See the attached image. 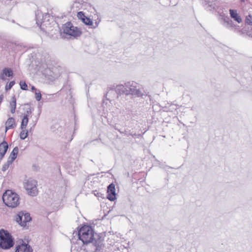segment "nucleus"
I'll use <instances>...</instances> for the list:
<instances>
[{"instance_id":"f257e3e1","label":"nucleus","mask_w":252,"mask_h":252,"mask_svg":"<svg viewBox=\"0 0 252 252\" xmlns=\"http://www.w3.org/2000/svg\"><path fill=\"white\" fill-rule=\"evenodd\" d=\"M78 240L81 241L83 244L90 242V241L95 239L94 234V231L91 226L84 225L82 226L78 232H75Z\"/></svg>"},{"instance_id":"f03ea898","label":"nucleus","mask_w":252,"mask_h":252,"mask_svg":"<svg viewBox=\"0 0 252 252\" xmlns=\"http://www.w3.org/2000/svg\"><path fill=\"white\" fill-rule=\"evenodd\" d=\"M2 200L5 205L11 208L16 207L19 204L18 195L10 190L5 191L2 195Z\"/></svg>"},{"instance_id":"7ed1b4c3","label":"nucleus","mask_w":252,"mask_h":252,"mask_svg":"<svg viewBox=\"0 0 252 252\" xmlns=\"http://www.w3.org/2000/svg\"><path fill=\"white\" fill-rule=\"evenodd\" d=\"M14 242L10 233L3 229L0 230V247L4 250L9 249L13 246Z\"/></svg>"},{"instance_id":"20e7f679","label":"nucleus","mask_w":252,"mask_h":252,"mask_svg":"<svg viewBox=\"0 0 252 252\" xmlns=\"http://www.w3.org/2000/svg\"><path fill=\"white\" fill-rule=\"evenodd\" d=\"M63 32L75 38L80 36L82 34L81 30L77 27L73 26L72 24L68 22L62 27Z\"/></svg>"},{"instance_id":"39448f33","label":"nucleus","mask_w":252,"mask_h":252,"mask_svg":"<svg viewBox=\"0 0 252 252\" xmlns=\"http://www.w3.org/2000/svg\"><path fill=\"white\" fill-rule=\"evenodd\" d=\"M37 183L36 180L30 178L24 182V188L28 194L31 196H35L38 194Z\"/></svg>"},{"instance_id":"423d86ee","label":"nucleus","mask_w":252,"mask_h":252,"mask_svg":"<svg viewBox=\"0 0 252 252\" xmlns=\"http://www.w3.org/2000/svg\"><path fill=\"white\" fill-rule=\"evenodd\" d=\"M102 239L100 237L90 241V242L85 243L86 249L89 252H96L99 251L102 245Z\"/></svg>"},{"instance_id":"0eeeda50","label":"nucleus","mask_w":252,"mask_h":252,"mask_svg":"<svg viewBox=\"0 0 252 252\" xmlns=\"http://www.w3.org/2000/svg\"><path fill=\"white\" fill-rule=\"evenodd\" d=\"M126 89V95H133L141 96L142 95L141 91L137 88V84L134 82H128L125 83Z\"/></svg>"},{"instance_id":"6e6552de","label":"nucleus","mask_w":252,"mask_h":252,"mask_svg":"<svg viewBox=\"0 0 252 252\" xmlns=\"http://www.w3.org/2000/svg\"><path fill=\"white\" fill-rule=\"evenodd\" d=\"M15 220L21 226L25 227L27 223L32 220V218L30 213L21 211L16 216Z\"/></svg>"},{"instance_id":"1a4fd4ad","label":"nucleus","mask_w":252,"mask_h":252,"mask_svg":"<svg viewBox=\"0 0 252 252\" xmlns=\"http://www.w3.org/2000/svg\"><path fill=\"white\" fill-rule=\"evenodd\" d=\"M33 250L32 247L26 243H23L21 245H18L16 247L15 252H32Z\"/></svg>"},{"instance_id":"9d476101","label":"nucleus","mask_w":252,"mask_h":252,"mask_svg":"<svg viewBox=\"0 0 252 252\" xmlns=\"http://www.w3.org/2000/svg\"><path fill=\"white\" fill-rule=\"evenodd\" d=\"M108 203L106 202H103L101 205V211L103 212V216L102 217V220H109V217L108 215L110 212V208L107 205Z\"/></svg>"},{"instance_id":"9b49d317","label":"nucleus","mask_w":252,"mask_h":252,"mask_svg":"<svg viewBox=\"0 0 252 252\" xmlns=\"http://www.w3.org/2000/svg\"><path fill=\"white\" fill-rule=\"evenodd\" d=\"M220 16L221 17V22L224 26L228 28H233L235 26L233 21L229 18V17L222 14H220Z\"/></svg>"},{"instance_id":"f8f14e48","label":"nucleus","mask_w":252,"mask_h":252,"mask_svg":"<svg viewBox=\"0 0 252 252\" xmlns=\"http://www.w3.org/2000/svg\"><path fill=\"white\" fill-rule=\"evenodd\" d=\"M77 17L78 18L81 19L82 21L86 25L88 26H93V22L91 19L88 17H87L85 15L83 12L80 11L77 13Z\"/></svg>"},{"instance_id":"ddd939ff","label":"nucleus","mask_w":252,"mask_h":252,"mask_svg":"<svg viewBox=\"0 0 252 252\" xmlns=\"http://www.w3.org/2000/svg\"><path fill=\"white\" fill-rule=\"evenodd\" d=\"M8 148V145L5 141L0 144V160H1L6 154Z\"/></svg>"},{"instance_id":"4468645a","label":"nucleus","mask_w":252,"mask_h":252,"mask_svg":"<svg viewBox=\"0 0 252 252\" xmlns=\"http://www.w3.org/2000/svg\"><path fill=\"white\" fill-rule=\"evenodd\" d=\"M13 71L11 68L5 67L3 69L0 76V78L2 80H5V77L13 76Z\"/></svg>"},{"instance_id":"2eb2a0df","label":"nucleus","mask_w":252,"mask_h":252,"mask_svg":"<svg viewBox=\"0 0 252 252\" xmlns=\"http://www.w3.org/2000/svg\"><path fill=\"white\" fill-rule=\"evenodd\" d=\"M15 124V121L13 118L11 117L8 118L5 123V133H6L9 129L13 128Z\"/></svg>"},{"instance_id":"dca6fc26","label":"nucleus","mask_w":252,"mask_h":252,"mask_svg":"<svg viewBox=\"0 0 252 252\" xmlns=\"http://www.w3.org/2000/svg\"><path fill=\"white\" fill-rule=\"evenodd\" d=\"M229 12L231 17L234 19L238 23H240L242 22V19L241 17L238 14L236 10L230 9Z\"/></svg>"},{"instance_id":"f3484780","label":"nucleus","mask_w":252,"mask_h":252,"mask_svg":"<svg viewBox=\"0 0 252 252\" xmlns=\"http://www.w3.org/2000/svg\"><path fill=\"white\" fill-rule=\"evenodd\" d=\"M126 85H118L115 88V91L118 94H125L126 95Z\"/></svg>"},{"instance_id":"a211bd4d","label":"nucleus","mask_w":252,"mask_h":252,"mask_svg":"<svg viewBox=\"0 0 252 252\" xmlns=\"http://www.w3.org/2000/svg\"><path fill=\"white\" fill-rule=\"evenodd\" d=\"M18 151H19V149H18V147L16 146V147H14V149H13V151L10 154V156L8 158V160H9L10 162L12 163L13 162V161L17 158V155L18 153Z\"/></svg>"},{"instance_id":"6ab92c4d","label":"nucleus","mask_w":252,"mask_h":252,"mask_svg":"<svg viewBox=\"0 0 252 252\" xmlns=\"http://www.w3.org/2000/svg\"><path fill=\"white\" fill-rule=\"evenodd\" d=\"M16 107V99L15 96L12 97L11 101L10 103V108L11 113L13 114L15 112Z\"/></svg>"},{"instance_id":"aec40b11","label":"nucleus","mask_w":252,"mask_h":252,"mask_svg":"<svg viewBox=\"0 0 252 252\" xmlns=\"http://www.w3.org/2000/svg\"><path fill=\"white\" fill-rule=\"evenodd\" d=\"M29 122V119L28 117V114H25L22 120L21 128V129H26V126L28 125Z\"/></svg>"},{"instance_id":"412c9836","label":"nucleus","mask_w":252,"mask_h":252,"mask_svg":"<svg viewBox=\"0 0 252 252\" xmlns=\"http://www.w3.org/2000/svg\"><path fill=\"white\" fill-rule=\"evenodd\" d=\"M116 195L115 186L113 183H111V201H113L116 199Z\"/></svg>"},{"instance_id":"4be33fe9","label":"nucleus","mask_w":252,"mask_h":252,"mask_svg":"<svg viewBox=\"0 0 252 252\" xmlns=\"http://www.w3.org/2000/svg\"><path fill=\"white\" fill-rule=\"evenodd\" d=\"M22 131L20 134V137L21 139H25L28 136V131H26V129H21Z\"/></svg>"},{"instance_id":"5701e85b","label":"nucleus","mask_w":252,"mask_h":252,"mask_svg":"<svg viewBox=\"0 0 252 252\" xmlns=\"http://www.w3.org/2000/svg\"><path fill=\"white\" fill-rule=\"evenodd\" d=\"M118 235H120V234H113L111 236V239H113L116 243L119 242L121 241V238L120 236H119Z\"/></svg>"},{"instance_id":"b1692460","label":"nucleus","mask_w":252,"mask_h":252,"mask_svg":"<svg viewBox=\"0 0 252 252\" xmlns=\"http://www.w3.org/2000/svg\"><path fill=\"white\" fill-rule=\"evenodd\" d=\"M12 163H11V162L7 160L6 162L3 165L2 167V171L3 172L5 171L6 170L8 169L10 165Z\"/></svg>"},{"instance_id":"393cba45","label":"nucleus","mask_w":252,"mask_h":252,"mask_svg":"<svg viewBox=\"0 0 252 252\" xmlns=\"http://www.w3.org/2000/svg\"><path fill=\"white\" fill-rule=\"evenodd\" d=\"M35 93V98L37 101H39L41 99V94L40 93V91L39 90H36L34 92Z\"/></svg>"},{"instance_id":"a878e982","label":"nucleus","mask_w":252,"mask_h":252,"mask_svg":"<svg viewBox=\"0 0 252 252\" xmlns=\"http://www.w3.org/2000/svg\"><path fill=\"white\" fill-rule=\"evenodd\" d=\"M100 137L99 139L100 140L102 141V142L103 143L106 144V143H108L109 138H108V137L104 135H100Z\"/></svg>"},{"instance_id":"bb28decb","label":"nucleus","mask_w":252,"mask_h":252,"mask_svg":"<svg viewBox=\"0 0 252 252\" xmlns=\"http://www.w3.org/2000/svg\"><path fill=\"white\" fill-rule=\"evenodd\" d=\"M15 84V82L14 81H12L8 84H6L5 86V90L8 91L10 90Z\"/></svg>"},{"instance_id":"cd10ccee","label":"nucleus","mask_w":252,"mask_h":252,"mask_svg":"<svg viewBox=\"0 0 252 252\" xmlns=\"http://www.w3.org/2000/svg\"><path fill=\"white\" fill-rule=\"evenodd\" d=\"M252 18L250 15L246 16L245 19V23L248 25H251L252 24Z\"/></svg>"},{"instance_id":"c85d7f7f","label":"nucleus","mask_w":252,"mask_h":252,"mask_svg":"<svg viewBox=\"0 0 252 252\" xmlns=\"http://www.w3.org/2000/svg\"><path fill=\"white\" fill-rule=\"evenodd\" d=\"M20 88L23 90H28V86L25 82L21 81L20 83Z\"/></svg>"},{"instance_id":"c756f323","label":"nucleus","mask_w":252,"mask_h":252,"mask_svg":"<svg viewBox=\"0 0 252 252\" xmlns=\"http://www.w3.org/2000/svg\"><path fill=\"white\" fill-rule=\"evenodd\" d=\"M110 188L111 187L110 184L107 186V195L106 196V198L108 200H110Z\"/></svg>"},{"instance_id":"7c9ffc66","label":"nucleus","mask_w":252,"mask_h":252,"mask_svg":"<svg viewBox=\"0 0 252 252\" xmlns=\"http://www.w3.org/2000/svg\"><path fill=\"white\" fill-rule=\"evenodd\" d=\"M32 111H33V109L31 107H29L27 110L26 114H28V116L29 115L31 114Z\"/></svg>"},{"instance_id":"2f4dec72","label":"nucleus","mask_w":252,"mask_h":252,"mask_svg":"<svg viewBox=\"0 0 252 252\" xmlns=\"http://www.w3.org/2000/svg\"><path fill=\"white\" fill-rule=\"evenodd\" d=\"M95 194V196H97V197H101L102 198L104 199H105V200L106 201V199H105V197H104V195H103V194H101V193H100V192H97L96 194Z\"/></svg>"},{"instance_id":"473e14b6","label":"nucleus","mask_w":252,"mask_h":252,"mask_svg":"<svg viewBox=\"0 0 252 252\" xmlns=\"http://www.w3.org/2000/svg\"><path fill=\"white\" fill-rule=\"evenodd\" d=\"M128 134L131 135V136H132V137H135V136H141L140 134H136V133H133V134L132 133H129Z\"/></svg>"},{"instance_id":"72a5a7b5","label":"nucleus","mask_w":252,"mask_h":252,"mask_svg":"<svg viewBox=\"0 0 252 252\" xmlns=\"http://www.w3.org/2000/svg\"><path fill=\"white\" fill-rule=\"evenodd\" d=\"M107 102H105V100L104 99H103V101H102V106L104 108L105 107V105H107Z\"/></svg>"},{"instance_id":"f704fd0d","label":"nucleus","mask_w":252,"mask_h":252,"mask_svg":"<svg viewBox=\"0 0 252 252\" xmlns=\"http://www.w3.org/2000/svg\"><path fill=\"white\" fill-rule=\"evenodd\" d=\"M71 243H72V244H75V241H76V239L75 238V236H74V238H72L71 239Z\"/></svg>"},{"instance_id":"c9c22d12","label":"nucleus","mask_w":252,"mask_h":252,"mask_svg":"<svg viewBox=\"0 0 252 252\" xmlns=\"http://www.w3.org/2000/svg\"><path fill=\"white\" fill-rule=\"evenodd\" d=\"M31 90L32 91H34V92L36 91V90H37L34 86H32L31 88Z\"/></svg>"},{"instance_id":"e433bc0d","label":"nucleus","mask_w":252,"mask_h":252,"mask_svg":"<svg viewBox=\"0 0 252 252\" xmlns=\"http://www.w3.org/2000/svg\"><path fill=\"white\" fill-rule=\"evenodd\" d=\"M105 98H106V101H109V98H107V97H106V96H105Z\"/></svg>"},{"instance_id":"4c0bfd02","label":"nucleus","mask_w":252,"mask_h":252,"mask_svg":"<svg viewBox=\"0 0 252 252\" xmlns=\"http://www.w3.org/2000/svg\"><path fill=\"white\" fill-rule=\"evenodd\" d=\"M96 26H97V24H96V23H95V26L92 27L93 28H95Z\"/></svg>"},{"instance_id":"58836bf2","label":"nucleus","mask_w":252,"mask_h":252,"mask_svg":"<svg viewBox=\"0 0 252 252\" xmlns=\"http://www.w3.org/2000/svg\"><path fill=\"white\" fill-rule=\"evenodd\" d=\"M125 133L126 135H128V134L127 133L126 131H125Z\"/></svg>"},{"instance_id":"ea45409f","label":"nucleus","mask_w":252,"mask_h":252,"mask_svg":"<svg viewBox=\"0 0 252 252\" xmlns=\"http://www.w3.org/2000/svg\"><path fill=\"white\" fill-rule=\"evenodd\" d=\"M104 118L105 119L107 120V117L105 116V117H104Z\"/></svg>"}]
</instances>
